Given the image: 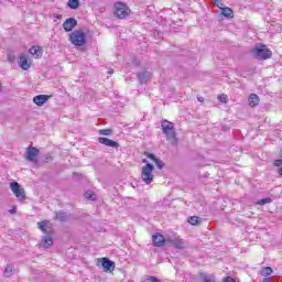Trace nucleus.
Masks as SVG:
<instances>
[{
	"label": "nucleus",
	"mask_w": 282,
	"mask_h": 282,
	"mask_svg": "<svg viewBox=\"0 0 282 282\" xmlns=\"http://www.w3.org/2000/svg\"><path fill=\"white\" fill-rule=\"evenodd\" d=\"M162 131L166 135V140L172 141V145L176 147L177 144V133L175 132V126L169 120H163L161 123Z\"/></svg>",
	"instance_id": "1"
},
{
	"label": "nucleus",
	"mask_w": 282,
	"mask_h": 282,
	"mask_svg": "<svg viewBox=\"0 0 282 282\" xmlns=\"http://www.w3.org/2000/svg\"><path fill=\"white\" fill-rule=\"evenodd\" d=\"M69 41L76 47H83L87 43V35L82 30H75L69 34Z\"/></svg>",
	"instance_id": "2"
},
{
	"label": "nucleus",
	"mask_w": 282,
	"mask_h": 282,
	"mask_svg": "<svg viewBox=\"0 0 282 282\" xmlns=\"http://www.w3.org/2000/svg\"><path fill=\"white\" fill-rule=\"evenodd\" d=\"M131 14V9L124 2L115 3V17L117 19H127Z\"/></svg>",
	"instance_id": "3"
},
{
	"label": "nucleus",
	"mask_w": 282,
	"mask_h": 282,
	"mask_svg": "<svg viewBox=\"0 0 282 282\" xmlns=\"http://www.w3.org/2000/svg\"><path fill=\"white\" fill-rule=\"evenodd\" d=\"M10 188L17 199H19V202H25V188L21 187V184H19V182H11Z\"/></svg>",
	"instance_id": "4"
},
{
	"label": "nucleus",
	"mask_w": 282,
	"mask_h": 282,
	"mask_svg": "<svg viewBox=\"0 0 282 282\" xmlns=\"http://www.w3.org/2000/svg\"><path fill=\"white\" fill-rule=\"evenodd\" d=\"M153 165L151 163L145 164L141 171V178L145 184L153 182Z\"/></svg>",
	"instance_id": "5"
},
{
	"label": "nucleus",
	"mask_w": 282,
	"mask_h": 282,
	"mask_svg": "<svg viewBox=\"0 0 282 282\" xmlns=\"http://www.w3.org/2000/svg\"><path fill=\"white\" fill-rule=\"evenodd\" d=\"M253 54H256L257 58H261V61H268V58H272V51H270L265 45L256 47L253 50Z\"/></svg>",
	"instance_id": "6"
},
{
	"label": "nucleus",
	"mask_w": 282,
	"mask_h": 282,
	"mask_svg": "<svg viewBox=\"0 0 282 282\" xmlns=\"http://www.w3.org/2000/svg\"><path fill=\"white\" fill-rule=\"evenodd\" d=\"M167 246H174L176 250H184L186 248V242L180 237H167L166 238Z\"/></svg>",
	"instance_id": "7"
},
{
	"label": "nucleus",
	"mask_w": 282,
	"mask_h": 282,
	"mask_svg": "<svg viewBox=\"0 0 282 282\" xmlns=\"http://www.w3.org/2000/svg\"><path fill=\"white\" fill-rule=\"evenodd\" d=\"M39 149L34 147L26 148V160L33 164H39Z\"/></svg>",
	"instance_id": "8"
},
{
	"label": "nucleus",
	"mask_w": 282,
	"mask_h": 282,
	"mask_svg": "<svg viewBox=\"0 0 282 282\" xmlns=\"http://www.w3.org/2000/svg\"><path fill=\"white\" fill-rule=\"evenodd\" d=\"M98 142L99 144H104L105 147H111L112 149H118L120 147V143H118V141H113L105 137H99Z\"/></svg>",
	"instance_id": "9"
},
{
	"label": "nucleus",
	"mask_w": 282,
	"mask_h": 282,
	"mask_svg": "<svg viewBox=\"0 0 282 282\" xmlns=\"http://www.w3.org/2000/svg\"><path fill=\"white\" fill-rule=\"evenodd\" d=\"M76 25H78V21L74 18H68L63 23V29L65 30V32H72V30H74Z\"/></svg>",
	"instance_id": "10"
},
{
	"label": "nucleus",
	"mask_w": 282,
	"mask_h": 282,
	"mask_svg": "<svg viewBox=\"0 0 282 282\" xmlns=\"http://www.w3.org/2000/svg\"><path fill=\"white\" fill-rule=\"evenodd\" d=\"M101 265L105 269V272H113V270H116V262L109 260V258H102Z\"/></svg>",
	"instance_id": "11"
},
{
	"label": "nucleus",
	"mask_w": 282,
	"mask_h": 282,
	"mask_svg": "<svg viewBox=\"0 0 282 282\" xmlns=\"http://www.w3.org/2000/svg\"><path fill=\"white\" fill-rule=\"evenodd\" d=\"M137 77H138L140 85H147V83H149V80H151V72L143 70L141 73H138Z\"/></svg>",
	"instance_id": "12"
},
{
	"label": "nucleus",
	"mask_w": 282,
	"mask_h": 282,
	"mask_svg": "<svg viewBox=\"0 0 282 282\" xmlns=\"http://www.w3.org/2000/svg\"><path fill=\"white\" fill-rule=\"evenodd\" d=\"M152 241L156 248H162L166 243V238L160 234H155L152 236Z\"/></svg>",
	"instance_id": "13"
},
{
	"label": "nucleus",
	"mask_w": 282,
	"mask_h": 282,
	"mask_svg": "<svg viewBox=\"0 0 282 282\" xmlns=\"http://www.w3.org/2000/svg\"><path fill=\"white\" fill-rule=\"evenodd\" d=\"M48 100V95H37L33 98V102L34 105H37V107H43V105L46 104Z\"/></svg>",
	"instance_id": "14"
},
{
	"label": "nucleus",
	"mask_w": 282,
	"mask_h": 282,
	"mask_svg": "<svg viewBox=\"0 0 282 282\" xmlns=\"http://www.w3.org/2000/svg\"><path fill=\"white\" fill-rule=\"evenodd\" d=\"M18 64L24 72H28V69L31 67L30 62H28V55H21L19 57Z\"/></svg>",
	"instance_id": "15"
},
{
	"label": "nucleus",
	"mask_w": 282,
	"mask_h": 282,
	"mask_svg": "<svg viewBox=\"0 0 282 282\" xmlns=\"http://www.w3.org/2000/svg\"><path fill=\"white\" fill-rule=\"evenodd\" d=\"M29 52L35 58H40V56H43V48L41 46H32Z\"/></svg>",
	"instance_id": "16"
},
{
	"label": "nucleus",
	"mask_w": 282,
	"mask_h": 282,
	"mask_svg": "<svg viewBox=\"0 0 282 282\" xmlns=\"http://www.w3.org/2000/svg\"><path fill=\"white\" fill-rule=\"evenodd\" d=\"M48 221L39 223V228L44 232V235H50L52 232V227L47 226Z\"/></svg>",
	"instance_id": "17"
},
{
	"label": "nucleus",
	"mask_w": 282,
	"mask_h": 282,
	"mask_svg": "<svg viewBox=\"0 0 282 282\" xmlns=\"http://www.w3.org/2000/svg\"><path fill=\"white\" fill-rule=\"evenodd\" d=\"M55 219H57V221H67L69 219V215H67L66 212L59 210L56 212Z\"/></svg>",
	"instance_id": "18"
},
{
	"label": "nucleus",
	"mask_w": 282,
	"mask_h": 282,
	"mask_svg": "<svg viewBox=\"0 0 282 282\" xmlns=\"http://www.w3.org/2000/svg\"><path fill=\"white\" fill-rule=\"evenodd\" d=\"M223 17H226L227 19H232L235 17V13L231 8L225 7L221 9Z\"/></svg>",
	"instance_id": "19"
},
{
	"label": "nucleus",
	"mask_w": 282,
	"mask_h": 282,
	"mask_svg": "<svg viewBox=\"0 0 282 282\" xmlns=\"http://www.w3.org/2000/svg\"><path fill=\"white\" fill-rule=\"evenodd\" d=\"M198 279L199 282H215V278L206 273H199Z\"/></svg>",
	"instance_id": "20"
},
{
	"label": "nucleus",
	"mask_w": 282,
	"mask_h": 282,
	"mask_svg": "<svg viewBox=\"0 0 282 282\" xmlns=\"http://www.w3.org/2000/svg\"><path fill=\"white\" fill-rule=\"evenodd\" d=\"M249 106L251 107H257L259 105V97L257 96V94H251L249 96Z\"/></svg>",
	"instance_id": "21"
},
{
	"label": "nucleus",
	"mask_w": 282,
	"mask_h": 282,
	"mask_svg": "<svg viewBox=\"0 0 282 282\" xmlns=\"http://www.w3.org/2000/svg\"><path fill=\"white\" fill-rule=\"evenodd\" d=\"M14 274V265L8 264L4 269V276L6 279H10Z\"/></svg>",
	"instance_id": "22"
},
{
	"label": "nucleus",
	"mask_w": 282,
	"mask_h": 282,
	"mask_svg": "<svg viewBox=\"0 0 282 282\" xmlns=\"http://www.w3.org/2000/svg\"><path fill=\"white\" fill-rule=\"evenodd\" d=\"M67 6L70 10H78L80 8V0H68Z\"/></svg>",
	"instance_id": "23"
},
{
	"label": "nucleus",
	"mask_w": 282,
	"mask_h": 282,
	"mask_svg": "<svg viewBox=\"0 0 282 282\" xmlns=\"http://www.w3.org/2000/svg\"><path fill=\"white\" fill-rule=\"evenodd\" d=\"M42 243H43L44 248H51V246L54 245V240L52 239V237L44 236L42 238Z\"/></svg>",
	"instance_id": "24"
},
{
	"label": "nucleus",
	"mask_w": 282,
	"mask_h": 282,
	"mask_svg": "<svg viewBox=\"0 0 282 282\" xmlns=\"http://www.w3.org/2000/svg\"><path fill=\"white\" fill-rule=\"evenodd\" d=\"M188 224H191V226H198V224H202V218L198 216H192L188 218Z\"/></svg>",
	"instance_id": "25"
},
{
	"label": "nucleus",
	"mask_w": 282,
	"mask_h": 282,
	"mask_svg": "<svg viewBox=\"0 0 282 282\" xmlns=\"http://www.w3.org/2000/svg\"><path fill=\"white\" fill-rule=\"evenodd\" d=\"M260 274L261 276H270V274H272V268L270 267L263 268Z\"/></svg>",
	"instance_id": "26"
},
{
	"label": "nucleus",
	"mask_w": 282,
	"mask_h": 282,
	"mask_svg": "<svg viewBox=\"0 0 282 282\" xmlns=\"http://www.w3.org/2000/svg\"><path fill=\"white\" fill-rule=\"evenodd\" d=\"M265 204H272V198L267 197V198H262V199L258 200L259 206H265Z\"/></svg>",
	"instance_id": "27"
},
{
	"label": "nucleus",
	"mask_w": 282,
	"mask_h": 282,
	"mask_svg": "<svg viewBox=\"0 0 282 282\" xmlns=\"http://www.w3.org/2000/svg\"><path fill=\"white\" fill-rule=\"evenodd\" d=\"M111 133H113V130L111 129L99 130V135H111Z\"/></svg>",
	"instance_id": "28"
},
{
	"label": "nucleus",
	"mask_w": 282,
	"mask_h": 282,
	"mask_svg": "<svg viewBox=\"0 0 282 282\" xmlns=\"http://www.w3.org/2000/svg\"><path fill=\"white\" fill-rule=\"evenodd\" d=\"M154 163L156 164V167L162 171V169H164V162H162L160 159H156L154 161Z\"/></svg>",
	"instance_id": "29"
},
{
	"label": "nucleus",
	"mask_w": 282,
	"mask_h": 282,
	"mask_svg": "<svg viewBox=\"0 0 282 282\" xmlns=\"http://www.w3.org/2000/svg\"><path fill=\"white\" fill-rule=\"evenodd\" d=\"M144 282H162V280L155 276H148Z\"/></svg>",
	"instance_id": "30"
},
{
	"label": "nucleus",
	"mask_w": 282,
	"mask_h": 282,
	"mask_svg": "<svg viewBox=\"0 0 282 282\" xmlns=\"http://www.w3.org/2000/svg\"><path fill=\"white\" fill-rule=\"evenodd\" d=\"M7 58H8V61H9L10 63H14V62L17 61V56H14V54H12V53H9V54L7 55Z\"/></svg>",
	"instance_id": "31"
},
{
	"label": "nucleus",
	"mask_w": 282,
	"mask_h": 282,
	"mask_svg": "<svg viewBox=\"0 0 282 282\" xmlns=\"http://www.w3.org/2000/svg\"><path fill=\"white\" fill-rule=\"evenodd\" d=\"M144 155L148 156L149 160H152V162H155V160H158V159L155 158V154H153V153L145 152Z\"/></svg>",
	"instance_id": "32"
},
{
	"label": "nucleus",
	"mask_w": 282,
	"mask_h": 282,
	"mask_svg": "<svg viewBox=\"0 0 282 282\" xmlns=\"http://www.w3.org/2000/svg\"><path fill=\"white\" fill-rule=\"evenodd\" d=\"M218 99L220 102H226L228 100V95L223 94V95L218 96Z\"/></svg>",
	"instance_id": "33"
},
{
	"label": "nucleus",
	"mask_w": 282,
	"mask_h": 282,
	"mask_svg": "<svg viewBox=\"0 0 282 282\" xmlns=\"http://www.w3.org/2000/svg\"><path fill=\"white\" fill-rule=\"evenodd\" d=\"M84 197H85L86 199H94V194H91V192H86V193L84 194Z\"/></svg>",
	"instance_id": "34"
},
{
	"label": "nucleus",
	"mask_w": 282,
	"mask_h": 282,
	"mask_svg": "<svg viewBox=\"0 0 282 282\" xmlns=\"http://www.w3.org/2000/svg\"><path fill=\"white\" fill-rule=\"evenodd\" d=\"M132 64L134 65V67H140V61L135 57L132 58Z\"/></svg>",
	"instance_id": "35"
},
{
	"label": "nucleus",
	"mask_w": 282,
	"mask_h": 282,
	"mask_svg": "<svg viewBox=\"0 0 282 282\" xmlns=\"http://www.w3.org/2000/svg\"><path fill=\"white\" fill-rule=\"evenodd\" d=\"M273 164L274 166H282V159L275 160Z\"/></svg>",
	"instance_id": "36"
},
{
	"label": "nucleus",
	"mask_w": 282,
	"mask_h": 282,
	"mask_svg": "<svg viewBox=\"0 0 282 282\" xmlns=\"http://www.w3.org/2000/svg\"><path fill=\"white\" fill-rule=\"evenodd\" d=\"M224 282H235V279H232L231 276H226L224 279Z\"/></svg>",
	"instance_id": "37"
},
{
	"label": "nucleus",
	"mask_w": 282,
	"mask_h": 282,
	"mask_svg": "<svg viewBox=\"0 0 282 282\" xmlns=\"http://www.w3.org/2000/svg\"><path fill=\"white\" fill-rule=\"evenodd\" d=\"M53 17L54 19H58V20L63 19V14H58V13H54Z\"/></svg>",
	"instance_id": "38"
},
{
	"label": "nucleus",
	"mask_w": 282,
	"mask_h": 282,
	"mask_svg": "<svg viewBox=\"0 0 282 282\" xmlns=\"http://www.w3.org/2000/svg\"><path fill=\"white\" fill-rule=\"evenodd\" d=\"M11 215H17V207H13L12 209L9 210Z\"/></svg>",
	"instance_id": "39"
},
{
	"label": "nucleus",
	"mask_w": 282,
	"mask_h": 282,
	"mask_svg": "<svg viewBox=\"0 0 282 282\" xmlns=\"http://www.w3.org/2000/svg\"><path fill=\"white\" fill-rule=\"evenodd\" d=\"M213 1L214 6H217V3H221V0H210Z\"/></svg>",
	"instance_id": "40"
},
{
	"label": "nucleus",
	"mask_w": 282,
	"mask_h": 282,
	"mask_svg": "<svg viewBox=\"0 0 282 282\" xmlns=\"http://www.w3.org/2000/svg\"><path fill=\"white\" fill-rule=\"evenodd\" d=\"M214 6H216V8H219V6H224V1L221 0V2H216V4Z\"/></svg>",
	"instance_id": "41"
},
{
	"label": "nucleus",
	"mask_w": 282,
	"mask_h": 282,
	"mask_svg": "<svg viewBox=\"0 0 282 282\" xmlns=\"http://www.w3.org/2000/svg\"><path fill=\"white\" fill-rule=\"evenodd\" d=\"M262 282H272L271 278H264Z\"/></svg>",
	"instance_id": "42"
},
{
	"label": "nucleus",
	"mask_w": 282,
	"mask_h": 282,
	"mask_svg": "<svg viewBox=\"0 0 282 282\" xmlns=\"http://www.w3.org/2000/svg\"><path fill=\"white\" fill-rule=\"evenodd\" d=\"M198 102H204V97H197Z\"/></svg>",
	"instance_id": "43"
},
{
	"label": "nucleus",
	"mask_w": 282,
	"mask_h": 282,
	"mask_svg": "<svg viewBox=\"0 0 282 282\" xmlns=\"http://www.w3.org/2000/svg\"><path fill=\"white\" fill-rule=\"evenodd\" d=\"M278 174H280L282 177V167L278 169Z\"/></svg>",
	"instance_id": "44"
},
{
	"label": "nucleus",
	"mask_w": 282,
	"mask_h": 282,
	"mask_svg": "<svg viewBox=\"0 0 282 282\" xmlns=\"http://www.w3.org/2000/svg\"><path fill=\"white\" fill-rule=\"evenodd\" d=\"M142 162H143V164H150L147 159H143Z\"/></svg>",
	"instance_id": "45"
},
{
	"label": "nucleus",
	"mask_w": 282,
	"mask_h": 282,
	"mask_svg": "<svg viewBox=\"0 0 282 282\" xmlns=\"http://www.w3.org/2000/svg\"><path fill=\"white\" fill-rule=\"evenodd\" d=\"M108 74H113V69L108 70Z\"/></svg>",
	"instance_id": "46"
},
{
	"label": "nucleus",
	"mask_w": 282,
	"mask_h": 282,
	"mask_svg": "<svg viewBox=\"0 0 282 282\" xmlns=\"http://www.w3.org/2000/svg\"><path fill=\"white\" fill-rule=\"evenodd\" d=\"M46 160H53V158H52V156H48V158H46Z\"/></svg>",
	"instance_id": "47"
},
{
	"label": "nucleus",
	"mask_w": 282,
	"mask_h": 282,
	"mask_svg": "<svg viewBox=\"0 0 282 282\" xmlns=\"http://www.w3.org/2000/svg\"><path fill=\"white\" fill-rule=\"evenodd\" d=\"M1 88H2V86H1V83H0V91H1Z\"/></svg>",
	"instance_id": "48"
}]
</instances>
